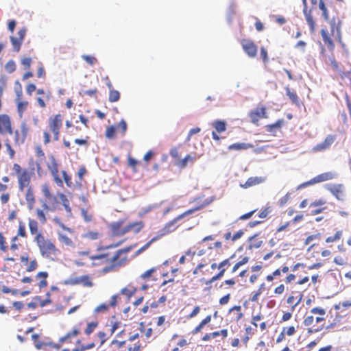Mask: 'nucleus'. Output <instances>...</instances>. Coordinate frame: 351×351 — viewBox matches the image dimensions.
Segmentation results:
<instances>
[{
  "instance_id": "2",
  "label": "nucleus",
  "mask_w": 351,
  "mask_h": 351,
  "mask_svg": "<svg viewBox=\"0 0 351 351\" xmlns=\"http://www.w3.org/2000/svg\"><path fill=\"white\" fill-rule=\"evenodd\" d=\"M28 226L33 241L38 248L42 257L54 261L60 254V250L56 247L52 239H49L39 229L38 223L34 219H28Z\"/></svg>"
},
{
  "instance_id": "62",
  "label": "nucleus",
  "mask_w": 351,
  "mask_h": 351,
  "mask_svg": "<svg viewBox=\"0 0 351 351\" xmlns=\"http://www.w3.org/2000/svg\"><path fill=\"white\" fill-rule=\"evenodd\" d=\"M8 249L6 245V240L2 232H0V250L5 252Z\"/></svg>"
},
{
  "instance_id": "3",
  "label": "nucleus",
  "mask_w": 351,
  "mask_h": 351,
  "mask_svg": "<svg viewBox=\"0 0 351 351\" xmlns=\"http://www.w3.org/2000/svg\"><path fill=\"white\" fill-rule=\"evenodd\" d=\"M329 22L330 32H329L327 29L322 28L321 29V36L324 44L327 46L330 51H333L335 49V43L333 38L337 40L339 43L342 42L341 38V21L339 17L333 16Z\"/></svg>"
},
{
  "instance_id": "26",
  "label": "nucleus",
  "mask_w": 351,
  "mask_h": 351,
  "mask_svg": "<svg viewBox=\"0 0 351 351\" xmlns=\"http://www.w3.org/2000/svg\"><path fill=\"white\" fill-rule=\"evenodd\" d=\"M123 223L124 220H119L110 224V229L114 234L117 236H121L124 234L121 233L123 231V228H121Z\"/></svg>"
},
{
  "instance_id": "24",
  "label": "nucleus",
  "mask_w": 351,
  "mask_h": 351,
  "mask_svg": "<svg viewBox=\"0 0 351 351\" xmlns=\"http://www.w3.org/2000/svg\"><path fill=\"white\" fill-rule=\"evenodd\" d=\"M334 141V136L329 135L325 138V140L322 143H319L316 146H315L313 150L315 152H322L326 149H328L332 144Z\"/></svg>"
},
{
  "instance_id": "39",
  "label": "nucleus",
  "mask_w": 351,
  "mask_h": 351,
  "mask_svg": "<svg viewBox=\"0 0 351 351\" xmlns=\"http://www.w3.org/2000/svg\"><path fill=\"white\" fill-rule=\"evenodd\" d=\"M282 121H278L274 124L267 125L265 126V130L267 132L274 133L276 131V130H279L281 127Z\"/></svg>"
},
{
  "instance_id": "6",
  "label": "nucleus",
  "mask_w": 351,
  "mask_h": 351,
  "mask_svg": "<svg viewBox=\"0 0 351 351\" xmlns=\"http://www.w3.org/2000/svg\"><path fill=\"white\" fill-rule=\"evenodd\" d=\"M12 175L17 178L18 187L20 191H23L25 188L29 187L32 178L34 175L32 171L27 168H23L19 164L14 163L12 166Z\"/></svg>"
},
{
  "instance_id": "14",
  "label": "nucleus",
  "mask_w": 351,
  "mask_h": 351,
  "mask_svg": "<svg viewBox=\"0 0 351 351\" xmlns=\"http://www.w3.org/2000/svg\"><path fill=\"white\" fill-rule=\"evenodd\" d=\"M326 200L324 199H319L315 200L313 202L309 204V208L311 209L310 213L311 215H315L323 213L326 207L323 206L326 204Z\"/></svg>"
},
{
  "instance_id": "34",
  "label": "nucleus",
  "mask_w": 351,
  "mask_h": 351,
  "mask_svg": "<svg viewBox=\"0 0 351 351\" xmlns=\"http://www.w3.org/2000/svg\"><path fill=\"white\" fill-rule=\"evenodd\" d=\"M249 261L250 258L247 256L241 257V259L238 262H237L232 267L231 273H235L239 269V267H241L243 265L247 264L249 262Z\"/></svg>"
},
{
  "instance_id": "46",
  "label": "nucleus",
  "mask_w": 351,
  "mask_h": 351,
  "mask_svg": "<svg viewBox=\"0 0 351 351\" xmlns=\"http://www.w3.org/2000/svg\"><path fill=\"white\" fill-rule=\"evenodd\" d=\"M264 286H265V285H264V284H262V285L259 287L258 289L256 291L253 292V293H252V298H251V299H250L252 302H257V301H258V297H259V296L262 294V293H263V289H264Z\"/></svg>"
},
{
  "instance_id": "33",
  "label": "nucleus",
  "mask_w": 351,
  "mask_h": 351,
  "mask_svg": "<svg viewBox=\"0 0 351 351\" xmlns=\"http://www.w3.org/2000/svg\"><path fill=\"white\" fill-rule=\"evenodd\" d=\"M58 240L60 243L64 244L66 246L73 247L74 243L71 238H69L67 235L58 233Z\"/></svg>"
},
{
  "instance_id": "30",
  "label": "nucleus",
  "mask_w": 351,
  "mask_h": 351,
  "mask_svg": "<svg viewBox=\"0 0 351 351\" xmlns=\"http://www.w3.org/2000/svg\"><path fill=\"white\" fill-rule=\"evenodd\" d=\"M98 325V321H92L88 322L86 324V327L84 329V334L87 336H89L97 328Z\"/></svg>"
},
{
  "instance_id": "28",
  "label": "nucleus",
  "mask_w": 351,
  "mask_h": 351,
  "mask_svg": "<svg viewBox=\"0 0 351 351\" xmlns=\"http://www.w3.org/2000/svg\"><path fill=\"white\" fill-rule=\"evenodd\" d=\"M49 274L47 271H40L36 274V278L40 280L38 285L40 289H43L47 286L48 282L47 278Z\"/></svg>"
},
{
  "instance_id": "57",
  "label": "nucleus",
  "mask_w": 351,
  "mask_h": 351,
  "mask_svg": "<svg viewBox=\"0 0 351 351\" xmlns=\"http://www.w3.org/2000/svg\"><path fill=\"white\" fill-rule=\"evenodd\" d=\"M219 335H221L223 338H226L228 337V330L227 329H222L220 331H215L213 332H211V336L213 339L216 338L217 337H219Z\"/></svg>"
},
{
  "instance_id": "44",
  "label": "nucleus",
  "mask_w": 351,
  "mask_h": 351,
  "mask_svg": "<svg viewBox=\"0 0 351 351\" xmlns=\"http://www.w3.org/2000/svg\"><path fill=\"white\" fill-rule=\"evenodd\" d=\"M16 66L13 60H10L5 64V69L9 73H13L16 70Z\"/></svg>"
},
{
  "instance_id": "16",
  "label": "nucleus",
  "mask_w": 351,
  "mask_h": 351,
  "mask_svg": "<svg viewBox=\"0 0 351 351\" xmlns=\"http://www.w3.org/2000/svg\"><path fill=\"white\" fill-rule=\"evenodd\" d=\"M302 3L304 5V14L305 15V18L306 20V22L309 26L310 31L312 34H314L315 32L316 28V23L314 21L313 16L311 14V10H307V1L306 0H302Z\"/></svg>"
},
{
  "instance_id": "51",
  "label": "nucleus",
  "mask_w": 351,
  "mask_h": 351,
  "mask_svg": "<svg viewBox=\"0 0 351 351\" xmlns=\"http://www.w3.org/2000/svg\"><path fill=\"white\" fill-rule=\"evenodd\" d=\"M21 63L23 66L24 70H29L32 64V58L29 57H23L21 60Z\"/></svg>"
},
{
  "instance_id": "17",
  "label": "nucleus",
  "mask_w": 351,
  "mask_h": 351,
  "mask_svg": "<svg viewBox=\"0 0 351 351\" xmlns=\"http://www.w3.org/2000/svg\"><path fill=\"white\" fill-rule=\"evenodd\" d=\"M337 176V174L332 171L324 172L312 178L308 184H315L322 182L328 180L334 179Z\"/></svg>"
},
{
  "instance_id": "53",
  "label": "nucleus",
  "mask_w": 351,
  "mask_h": 351,
  "mask_svg": "<svg viewBox=\"0 0 351 351\" xmlns=\"http://www.w3.org/2000/svg\"><path fill=\"white\" fill-rule=\"evenodd\" d=\"M82 58L84 60H85L89 65H94L97 62V60L95 57L88 56V55H82Z\"/></svg>"
},
{
  "instance_id": "8",
  "label": "nucleus",
  "mask_w": 351,
  "mask_h": 351,
  "mask_svg": "<svg viewBox=\"0 0 351 351\" xmlns=\"http://www.w3.org/2000/svg\"><path fill=\"white\" fill-rule=\"evenodd\" d=\"M81 331L77 326H75L72 330L68 331L64 335L58 339L59 346L56 348H59L60 346L64 344H70L80 335Z\"/></svg>"
},
{
  "instance_id": "5",
  "label": "nucleus",
  "mask_w": 351,
  "mask_h": 351,
  "mask_svg": "<svg viewBox=\"0 0 351 351\" xmlns=\"http://www.w3.org/2000/svg\"><path fill=\"white\" fill-rule=\"evenodd\" d=\"M312 315H307L304 320L306 326H311L308 328V333L313 334L324 329V325L317 326L314 323L319 324L325 319L326 310L321 307H315L310 311Z\"/></svg>"
},
{
  "instance_id": "47",
  "label": "nucleus",
  "mask_w": 351,
  "mask_h": 351,
  "mask_svg": "<svg viewBox=\"0 0 351 351\" xmlns=\"http://www.w3.org/2000/svg\"><path fill=\"white\" fill-rule=\"evenodd\" d=\"M101 234L97 232L89 231L84 234V237L90 240H97Z\"/></svg>"
},
{
  "instance_id": "7",
  "label": "nucleus",
  "mask_w": 351,
  "mask_h": 351,
  "mask_svg": "<svg viewBox=\"0 0 351 351\" xmlns=\"http://www.w3.org/2000/svg\"><path fill=\"white\" fill-rule=\"evenodd\" d=\"M49 159L50 162L47 165V168L52 176L55 183L59 186H62L63 182L59 176V164L54 156L51 155L49 156Z\"/></svg>"
},
{
  "instance_id": "29",
  "label": "nucleus",
  "mask_w": 351,
  "mask_h": 351,
  "mask_svg": "<svg viewBox=\"0 0 351 351\" xmlns=\"http://www.w3.org/2000/svg\"><path fill=\"white\" fill-rule=\"evenodd\" d=\"M263 177H250L245 182L244 186L250 187L256 184H259L265 181Z\"/></svg>"
},
{
  "instance_id": "25",
  "label": "nucleus",
  "mask_w": 351,
  "mask_h": 351,
  "mask_svg": "<svg viewBox=\"0 0 351 351\" xmlns=\"http://www.w3.org/2000/svg\"><path fill=\"white\" fill-rule=\"evenodd\" d=\"M299 302L300 300L293 296L289 297L287 300V320H288L291 316V313L288 311L291 309L293 311L298 306Z\"/></svg>"
},
{
  "instance_id": "27",
  "label": "nucleus",
  "mask_w": 351,
  "mask_h": 351,
  "mask_svg": "<svg viewBox=\"0 0 351 351\" xmlns=\"http://www.w3.org/2000/svg\"><path fill=\"white\" fill-rule=\"evenodd\" d=\"M254 145L251 143H237L231 144L228 146V149L229 150H245L250 148H253Z\"/></svg>"
},
{
  "instance_id": "36",
  "label": "nucleus",
  "mask_w": 351,
  "mask_h": 351,
  "mask_svg": "<svg viewBox=\"0 0 351 351\" xmlns=\"http://www.w3.org/2000/svg\"><path fill=\"white\" fill-rule=\"evenodd\" d=\"M120 99V93L114 90L113 88L112 89H109V97L108 100L111 103L117 102Z\"/></svg>"
},
{
  "instance_id": "4",
  "label": "nucleus",
  "mask_w": 351,
  "mask_h": 351,
  "mask_svg": "<svg viewBox=\"0 0 351 351\" xmlns=\"http://www.w3.org/2000/svg\"><path fill=\"white\" fill-rule=\"evenodd\" d=\"M63 125V117L58 113L51 116L48 119V129L43 131V143L48 145L51 141V135L52 134V141H58L60 136V130Z\"/></svg>"
},
{
  "instance_id": "10",
  "label": "nucleus",
  "mask_w": 351,
  "mask_h": 351,
  "mask_svg": "<svg viewBox=\"0 0 351 351\" xmlns=\"http://www.w3.org/2000/svg\"><path fill=\"white\" fill-rule=\"evenodd\" d=\"M266 107L263 105H258L256 108L251 110L249 117L252 123L258 125L259 120L267 118Z\"/></svg>"
},
{
  "instance_id": "58",
  "label": "nucleus",
  "mask_w": 351,
  "mask_h": 351,
  "mask_svg": "<svg viewBox=\"0 0 351 351\" xmlns=\"http://www.w3.org/2000/svg\"><path fill=\"white\" fill-rule=\"evenodd\" d=\"M97 336L100 340V346H103L108 339L107 335L104 331H99Z\"/></svg>"
},
{
  "instance_id": "45",
  "label": "nucleus",
  "mask_w": 351,
  "mask_h": 351,
  "mask_svg": "<svg viewBox=\"0 0 351 351\" xmlns=\"http://www.w3.org/2000/svg\"><path fill=\"white\" fill-rule=\"evenodd\" d=\"M35 212L36 217L39 221L40 222V223L45 224L47 222V218L43 210L37 208Z\"/></svg>"
},
{
  "instance_id": "48",
  "label": "nucleus",
  "mask_w": 351,
  "mask_h": 351,
  "mask_svg": "<svg viewBox=\"0 0 351 351\" xmlns=\"http://www.w3.org/2000/svg\"><path fill=\"white\" fill-rule=\"evenodd\" d=\"M42 192L46 199L51 197L53 195V194L51 193L49 185L47 183H45L42 185Z\"/></svg>"
},
{
  "instance_id": "54",
  "label": "nucleus",
  "mask_w": 351,
  "mask_h": 351,
  "mask_svg": "<svg viewBox=\"0 0 351 351\" xmlns=\"http://www.w3.org/2000/svg\"><path fill=\"white\" fill-rule=\"evenodd\" d=\"M157 269L156 267H152L141 275V278L143 280H147L152 277V274L156 271Z\"/></svg>"
},
{
  "instance_id": "61",
  "label": "nucleus",
  "mask_w": 351,
  "mask_h": 351,
  "mask_svg": "<svg viewBox=\"0 0 351 351\" xmlns=\"http://www.w3.org/2000/svg\"><path fill=\"white\" fill-rule=\"evenodd\" d=\"M262 241H258V240H256L254 237H252L250 239V249H252V248H258L261 246L262 245Z\"/></svg>"
},
{
  "instance_id": "32",
  "label": "nucleus",
  "mask_w": 351,
  "mask_h": 351,
  "mask_svg": "<svg viewBox=\"0 0 351 351\" xmlns=\"http://www.w3.org/2000/svg\"><path fill=\"white\" fill-rule=\"evenodd\" d=\"M218 269L219 270V271L216 275L213 276L210 279L205 280L206 285H210L213 282L221 279L223 276L226 269L224 267H222V268Z\"/></svg>"
},
{
  "instance_id": "20",
  "label": "nucleus",
  "mask_w": 351,
  "mask_h": 351,
  "mask_svg": "<svg viewBox=\"0 0 351 351\" xmlns=\"http://www.w3.org/2000/svg\"><path fill=\"white\" fill-rule=\"evenodd\" d=\"M26 192L25 195V199L29 210H32L34 208L36 204V197L34 195V189L32 186L26 188Z\"/></svg>"
},
{
  "instance_id": "9",
  "label": "nucleus",
  "mask_w": 351,
  "mask_h": 351,
  "mask_svg": "<svg viewBox=\"0 0 351 351\" xmlns=\"http://www.w3.org/2000/svg\"><path fill=\"white\" fill-rule=\"evenodd\" d=\"M29 128L25 122H22L20 128L16 130L14 133V141L16 145H20L24 143L27 134L29 133Z\"/></svg>"
},
{
  "instance_id": "49",
  "label": "nucleus",
  "mask_w": 351,
  "mask_h": 351,
  "mask_svg": "<svg viewBox=\"0 0 351 351\" xmlns=\"http://www.w3.org/2000/svg\"><path fill=\"white\" fill-rule=\"evenodd\" d=\"M38 267V261L36 258L32 259L29 264L28 265L27 267L26 268V271L27 272H32L36 270V269Z\"/></svg>"
},
{
  "instance_id": "43",
  "label": "nucleus",
  "mask_w": 351,
  "mask_h": 351,
  "mask_svg": "<svg viewBox=\"0 0 351 351\" xmlns=\"http://www.w3.org/2000/svg\"><path fill=\"white\" fill-rule=\"evenodd\" d=\"M287 95L289 96V99L292 101V102L298 106H300V103L298 95L293 93L291 92L288 88H287Z\"/></svg>"
},
{
  "instance_id": "40",
  "label": "nucleus",
  "mask_w": 351,
  "mask_h": 351,
  "mask_svg": "<svg viewBox=\"0 0 351 351\" xmlns=\"http://www.w3.org/2000/svg\"><path fill=\"white\" fill-rule=\"evenodd\" d=\"M140 163V162L132 156H128V165L130 168H132L133 172L136 173L138 171L136 167Z\"/></svg>"
},
{
  "instance_id": "50",
  "label": "nucleus",
  "mask_w": 351,
  "mask_h": 351,
  "mask_svg": "<svg viewBox=\"0 0 351 351\" xmlns=\"http://www.w3.org/2000/svg\"><path fill=\"white\" fill-rule=\"evenodd\" d=\"M235 255L233 254L231 256H230L229 258L223 260V261H221L219 265H218V269H221L222 267H224V268H227L228 267L230 266L231 265V262L230 261L232 259H233L234 258Z\"/></svg>"
},
{
  "instance_id": "64",
  "label": "nucleus",
  "mask_w": 351,
  "mask_h": 351,
  "mask_svg": "<svg viewBox=\"0 0 351 351\" xmlns=\"http://www.w3.org/2000/svg\"><path fill=\"white\" fill-rule=\"evenodd\" d=\"M254 351H267L266 344L263 341H261L254 348Z\"/></svg>"
},
{
  "instance_id": "63",
  "label": "nucleus",
  "mask_w": 351,
  "mask_h": 351,
  "mask_svg": "<svg viewBox=\"0 0 351 351\" xmlns=\"http://www.w3.org/2000/svg\"><path fill=\"white\" fill-rule=\"evenodd\" d=\"M37 77H45V71L42 62H38V69L37 71Z\"/></svg>"
},
{
  "instance_id": "12",
  "label": "nucleus",
  "mask_w": 351,
  "mask_h": 351,
  "mask_svg": "<svg viewBox=\"0 0 351 351\" xmlns=\"http://www.w3.org/2000/svg\"><path fill=\"white\" fill-rule=\"evenodd\" d=\"M241 44L243 51L251 58H254L257 54V46L255 43L247 39H242Z\"/></svg>"
},
{
  "instance_id": "41",
  "label": "nucleus",
  "mask_w": 351,
  "mask_h": 351,
  "mask_svg": "<svg viewBox=\"0 0 351 351\" xmlns=\"http://www.w3.org/2000/svg\"><path fill=\"white\" fill-rule=\"evenodd\" d=\"M143 346L139 341H135L134 343H129L127 346V351H141Z\"/></svg>"
},
{
  "instance_id": "55",
  "label": "nucleus",
  "mask_w": 351,
  "mask_h": 351,
  "mask_svg": "<svg viewBox=\"0 0 351 351\" xmlns=\"http://www.w3.org/2000/svg\"><path fill=\"white\" fill-rule=\"evenodd\" d=\"M115 130L116 128L113 126H109L106 128V136L108 138H114L115 136Z\"/></svg>"
},
{
  "instance_id": "22",
  "label": "nucleus",
  "mask_w": 351,
  "mask_h": 351,
  "mask_svg": "<svg viewBox=\"0 0 351 351\" xmlns=\"http://www.w3.org/2000/svg\"><path fill=\"white\" fill-rule=\"evenodd\" d=\"M71 285L81 284L84 287H91L93 286V282L88 275H84L80 277L75 278L71 280Z\"/></svg>"
},
{
  "instance_id": "35",
  "label": "nucleus",
  "mask_w": 351,
  "mask_h": 351,
  "mask_svg": "<svg viewBox=\"0 0 351 351\" xmlns=\"http://www.w3.org/2000/svg\"><path fill=\"white\" fill-rule=\"evenodd\" d=\"M124 242V240H121L117 243H111L108 245H99L96 250L97 252H101V251H106L109 249L116 248L120 245H121Z\"/></svg>"
},
{
  "instance_id": "15",
  "label": "nucleus",
  "mask_w": 351,
  "mask_h": 351,
  "mask_svg": "<svg viewBox=\"0 0 351 351\" xmlns=\"http://www.w3.org/2000/svg\"><path fill=\"white\" fill-rule=\"evenodd\" d=\"M328 190L338 199L343 201L345 199L344 186L341 184L330 185Z\"/></svg>"
},
{
  "instance_id": "37",
  "label": "nucleus",
  "mask_w": 351,
  "mask_h": 351,
  "mask_svg": "<svg viewBox=\"0 0 351 351\" xmlns=\"http://www.w3.org/2000/svg\"><path fill=\"white\" fill-rule=\"evenodd\" d=\"M10 41L12 43L14 51L19 52L21 49V46L23 41L20 38L14 36H10Z\"/></svg>"
},
{
  "instance_id": "60",
  "label": "nucleus",
  "mask_w": 351,
  "mask_h": 351,
  "mask_svg": "<svg viewBox=\"0 0 351 351\" xmlns=\"http://www.w3.org/2000/svg\"><path fill=\"white\" fill-rule=\"evenodd\" d=\"M127 123L123 119L121 120L117 125V129L121 130L122 135H125L127 131Z\"/></svg>"
},
{
  "instance_id": "52",
  "label": "nucleus",
  "mask_w": 351,
  "mask_h": 351,
  "mask_svg": "<svg viewBox=\"0 0 351 351\" xmlns=\"http://www.w3.org/2000/svg\"><path fill=\"white\" fill-rule=\"evenodd\" d=\"M17 236H19L21 237H27L25 226V224L22 221H20L19 223Z\"/></svg>"
},
{
  "instance_id": "38",
  "label": "nucleus",
  "mask_w": 351,
  "mask_h": 351,
  "mask_svg": "<svg viewBox=\"0 0 351 351\" xmlns=\"http://www.w3.org/2000/svg\"><path fill=\"white\" fill-rule=\"evenodd\" d=\"M204 207V205H200V206H196V207H194L193 208H191L186 211H185L184 213H183L182 214L178 215L176 218V221H178L179 219H182L183 217H186V216H188L193 213H195V211H197L200 209H202V208Z\"/></svg>"
},
{
  "instance_id": "23",
  "label": "nucleus",
  "mask_w": 351,
  "mask_h": 351,
  "mask_svg": "<svg viewBox=\"0 0 351 351\" xmlns=\"http://www.w3.org/2000/svg\"><path fill=\"white\" fill-rule=\"evenodd\" d=\"M47 199L48 203L45 202L42 206L44 210L54 211L58 208L59 202L56 196L53 195L51 197Z\"/></svg>"
},
{
  "instance_id": "18",
  "label": "nucleus",
  "mask_w": 351,
  "mask_h": 351,
  "mask_svg": "<svg viewBox=\"0 0 351 351\" xmlns=\"http://www.w3.org/2000/svg\"><path fill=\"white\" fill-rule=\"evenodd\" d=\"M144 226L145 223L143 221L132 222L123 228V231L121 233L126 234L129 232H132L137 234L141 231Z\"/></svg>"
},
{
  "instance_id": "11",
  "label": "nucleus",
  "mask_w": 351,
  "mask_h": 351,
  "mask_svg": "<svg viewBox=\"0 0 351 351\" xmlns=\"http://www.w3.org/2000/svg\"><path fill=\"white\" fill-rule=\"evenodd\" d=\"M211 125L215 130L212 132V137L214 140L219 141L221 138L217 133L225 132L227 128V123L223 120H215L212 122Z\"/></svg>"
},
{
  "instance_id": "21",
  "label": "nucleus",
  "mask_w": 351,
  "mask_h": 351,
  "mask_svg": "<svg viewBox=\"0 0 351 351\" xmlns=\"http://www.w3.org/2000/svg\"><path fill=\"white\" fill-rule=\"evenodd\" d=\"M199 158V156H197L195 153L193 154H187L183 159L178 161L176 165L178 167L184 169L187 166L189 163H194Z\"/></svg>"
},
{
  "instance_id": "13",
  "label": "nucleus",
  "mask_w": 351,
  "mask_h": 351,
  "mask_svg": "<svg viewBox=\"0 0 351 351\" xmlns=\"http://www.w3.org/2000/svg\"><path fill=\"white\" fill-rule=\"evenodd\" d=\"M13 133L12 129L11 120L8 115L5 114H0V134Z\"/></svg>"
},
{
  "instance_id": "42",
  "label": "nucleus",
  "mask_w": 351,
  "mask_h": 351,
  "mask_svg": "<svg viewBox=\"0 0 351 351\" xmlns=\"http://www.w3.org/2000/svg\"><path fill=\"white\" fill-rule=\"evenodd\" d=\"M342 234H343V232L341 230L337 231L336 233L333 236H330V237H327L326 239V242L328 243L337 241L340 240V239L342 237Z\"/></svg>"
},
{
  "instance_id": "56",
  "label": "nucleus",
  "mask_w": 351,
  "mask_h": 351,
  "mask_svg": "<svg viewBox=\"0 0 351 351\" xmlns=\"http://www.w3.org/2000/svg\"><path fill=\"white\" fill-rule=\"evenodd\" d=\"M36 156L40 160H43L45 158V152H43L40 145H38L35 148Z\"/></svg>"
},
{
  "instance_id": "31",
  "label": "nucleus",
  "mask_w": 351,
  "mask_h": 351,
  "mask_svg": "<svg viewBox=\"0 0 351 351\" xmlns=\"http://www.w3.org/2000/svg\"><path fill=\"white\" fill-rule=\"evenodd\" d=\"M319 9L322 11V15L326 21H329L328 10L324 0H319L318 3Z\"/></svg>"
},
{
  "instance_id": "19",
  "label": "nucleus",
  "mask_w": 351,
  "mask_h": 351,
  "mask_svg": "<svg viewBox=\"0 0 351 351\" xmlns=\"http://www.w3.org/2000/svg\"><path fill=\"white\" fill-rule=\"evenodd\" d=\"M140 337L139 333L136 332L133 335L129 336L128 340L119 341L118 339H114L110 343V347L114 346L117 350L121 349L122 347L125 346L128 341L132 343L136 339H138Z\"/></svg>"
},
{
  "instance_id": "1",
  "label": "nucleus",
  "mask_w": 351,
  "mask_h": 351,
  "mask_svg": "<svg viewBox=\"0 0 351 351\" xmlns=\"http://www.w3.org/2000/svg\"><path fill=\"white\" fill-rule=\"evenodd\" d=\"M136 245L133 244L119 249L112 255L110 252L101 251L98 254L90 256L91 266H104L101 270V272L104 274L116 271L129 263L130 258L128 254L135 247Z\"/></svg>"
},
{
  "instance_id": "59",
  "label": "nucleus",
  "mask_w": 351,
  "mask_h": 351,
  "mask_svg": "<svg viewBox=\"0 0 351 351\" xmlns=\"http://www.w3.org/2000/svg\"><path fill=\"white\" fill-rule=\"evenodd\" d=\"M62 175L63 179L65 182L66 185L68 187H71L73 184V182L71 180V177L65 171H62Z\"/></svg>"
}]
</instances>
